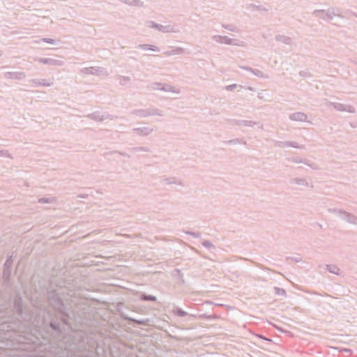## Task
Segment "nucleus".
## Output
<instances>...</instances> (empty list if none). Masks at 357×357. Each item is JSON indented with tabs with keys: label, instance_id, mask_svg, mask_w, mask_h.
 <instances>
[{
	"label": "nucleus",
	"instance_id": "1",
	"mask_svg": "<svg viewBox=\"0 0 357 357\" xmlns=\"http://www.w3.org/2000/svg\"><path fill=\"white\" fill-rule=\"evenodd\" d=\"M334 108L338 111L342 112H347L350 113H353L355 112V109L354 107L348 105H344L342 103H335L334 104Z\"/></svg>",
	"mask_w": 357,
	"mask_h": 357
},
{
	"label": "nucleus",
	"instance_id": "2",
	"mask_svg": "<svg viewBox=\"0 0 357 357\" xmlns=\"http://www.w3.org/2000/svg\"><path fill=\"white\" fill-rule=\"evenodd\" d=\"M340 216L341 218H342L343 220L348 222L352 224H357V217L354 216L352 214L340 211Z\"/></svg>",
	"mask_w": 357,
	"mask_h": 357
},
{
	"label": "nucleus",
	"instance_id": "3",
	"mask_svg": "<svg viewBox=\"0 0 357 357\" xmlns=\"http://www.w3.org/2000/svg\"><path fill=\"white\" fill-rule=\"evenodd\" d=\"M289 119L296 121H307V116L303 112H295L289 116Z\"/></svg>",
	"mask_w": 357,
	"mask_h": 357
},
{
	"label": "nucleus",
	"instance_id": "4",
	"mask_svg": "<svg viewBox=\"0 0 357 357\" xmlns=\"http://www.w3.org/2000/svg\"><path fill=\"white\" fill-rule=\"evenodd\" d=\"M327 270L334 274L339 275L340 273V268L335 266V265H327L326 266Z\"/></svg>",
	"mask_w": 357,
	"mask_h": 357
},
{
	"label": "nucleus",
	"instance_id": "5",
	"mask_svg": "<svg viewBox=\"0 0 357 357\" xmlns=\"http://www.w3.org/2000/svg\"><path fill=\"white\" fill-rule=\"evenodd\" d=\"M137 130L139 132L140 135H147L151 132V130L148 128H138L137 129Z\"/></svg>",
	"mask_w": 357,
	"mask_h": 357
},
{
	"label": "nucleus",
	"instance_id": "6",
	"mask_svg": "<svg viewBox=\"0 0 357 357\" xmlns=\"http://www.w3.org/2000/svg\"><path fill=\"white\" fill-rule=\"evenodd\" d=\"M174 313L179 317H185L187 315V312L180 308H176L174 310Z\"/></svg>",
	"mask_w": 357,
	"mask_h": 357
},
{
	"label": "nucleus",
	"instance_id": "7",
	"mask_svg": "<svg viewBox=\"0 0 357 357\" xmlns=\"http://www.w3.org/2000/svg\"><path fill=\"white\" fill-rule=\"evenodd\" d=\"M142 299L144 300V301H154L156 300V298L155 296H153L142 295Z\"/></svg>",
	"mask_w": 357,
	"mask_h": 357
},
{
	"label": "nucleus",
	"instance_id": "8",
	"mask_svg": "<svg viewBox=\"0 0 357 357\" xmlns=\"http://www.w3.org/2000/svg\"><path fill=\"white\" fill-rule=\"evenodd\" d=\"M202 244H203V245H204V247L208 248H210L213 247V245H212V243H210L209 241H204V242L202 243Z\"/></svg>",
	"mask_w": 357,
	"mask_h": 357
},
{
	"label": "nucleus",
	"instance_id": "9",
	"mask_svg": "<svg viewBox=\"0 0 357 357\" xmlns=\"http://www.w3.org/2000/svg\"><path fill=\"white\" fill-rule=\"evenodd\" d=\"M55 202V199L54 197H51V198H47L46 197V200H45L46 204H47V203H52V202Z\"/></svg>",
	"mask_w": 357,
	"mask_h": 357
},
{
	"label": "nucleus",
	"instance_id": "10",
	"mask_svg": "<svg viewBox=\"0 0 357 357\" xmlns=\"http://www.w3.org/2000/svg\"><path fill=\"white\" fill-rule=\"evenodd\" d=\"M191 235L194 236L195 237H198L199 236V234H196L195 233H190Z\"/></svg>",
	"mask_w": 357,
	"mask_h": 357
},
{
	"label": "nucleus",
	"instance_id": "11",
	"mask_svg": "<svg viewBox=\"0 0 357 357\" xmlns=\"http://www.w3.org/2000/svg\"><path fill=\"white\" fill-rule=\"evenodd\" d=\"M277 290H278V291H282V294L285 293V291H284V289H277Z\"/></svg>",
	"mask_w": 357,
	"mask_h": 357
},
{
	"label": "nucleus",
	"instance_id": "12",
	"mask_svg": "<svg viewBox=\"0 0 357 357\" xmlns=\"http://www.w3.org/2000/svg\"><path fill=\"white\" fill-rule=\"evenodd\" d=\"M291 146H294V147H298L297 145L296 144H291Z\"/></svg>",
	"mask_w": 357,
	"mask_h": 357
},
{
	"label": "nucleus",
	"instance_id": "13",
	"mask_svg": "<svg viewBox=\"0 0 357 357\" xmlns=\"http://www.w3.org/2000/svg\"><path fill=\"white\" fill-rule=\"evenodd\" d=\"M245 126H250V124H248V123H247V121H245Z\"/></svg>",
	"mask_w": 357,
	"mask_h": 357
}]
</instances>
